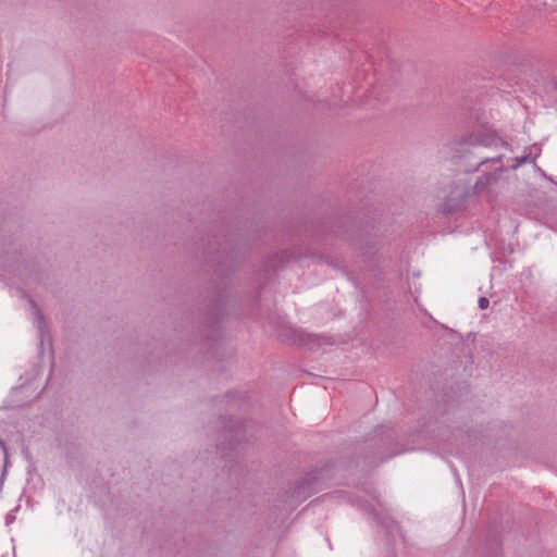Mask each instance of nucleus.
Returning a JSON list of instances; mask_svg holds the SVG:
<instances>
[{
    "label": "nucleus",
    "mask_w": 557,
    "mask_h": 557,
    "mask_svg": "<svg viewBox=\"0 0 557 557\" xmlns=\"http://www.w3.org/2000/svg\"><path fill=\"white\" fill-rule=\"evenodd\" d=\"M37 313H38L39 319L42 320L44 315L40 313V311L38 309H37Z\"/></svg>",
    "instance_id": "4"
},
{
    "label": "nucleus",
    "mask_w": 557,
    "mask_h": 557,
    "mask_svg": "<svg viewBox=\"0 0 557 557\" xmlns=\"http://www.w3.org/2000/svg\"><path fill=\"white\" fill-rule=\"evenodd\" d=\"M530 160L529 156H523L521 159L518 160L519 164L525 163Z\"/></svg>",
    "instance_id": "3"
},
{
    "label": "nucleus",
    "mask_w": 557,
    "mask_h": 557,
    "mask_svg": "<svg viewBox=\"0 0 557 557\" xmlns=\"http://www.w3.org/2000/svg\"><path fill=\"white\" fill-rule=\"evenodd\" d=\"M496 181V176L492 173H485L474 184V191L482 193L492 182Z\"/></svg>",
    "instance_id": "1"
},
{
    "label": "nucleus",
    "mask_w": 557,
    "mask_h": 557,
    "mask_svg": "<svg viewBox=\"0 0 557 557\" xmlns=\"http://www.w3.org/2000/svg\"><path fill=\"white\" fill-rule=\"evenodd\" d=\"M490 305V301L487 298L485 297H480L479 300H478V306L481 310H484L488 307Z\"/></svg>",
    "instance_id": "2"
}]
</instances>
